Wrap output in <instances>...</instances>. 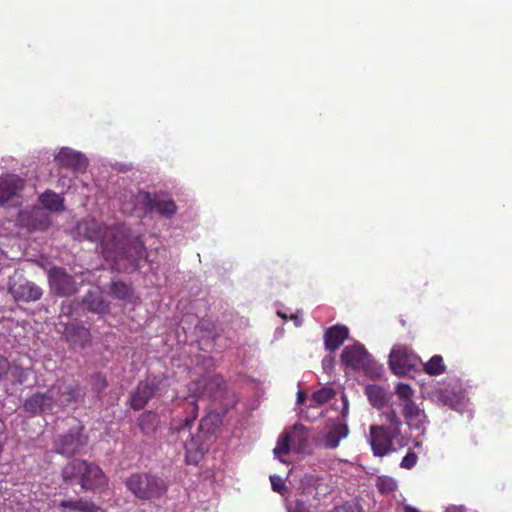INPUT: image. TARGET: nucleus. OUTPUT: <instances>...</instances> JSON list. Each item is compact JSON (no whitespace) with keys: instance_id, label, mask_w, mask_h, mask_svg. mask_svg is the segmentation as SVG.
<instances>
[{"instance_id":"obj_1","label":"nucleus","mask_w":512,"mask_h":512,"mask_svg":"<svg viewBox=\"0 0 512 512\" xmlns=\"http://www.w3.org/2000/svg\"><path fill=\"white\" fill-rule=\"evenodd\" d=\"M76 231L89 241L100 242L104 257L115 261L116 269L128 270L117 262L128 253L129 230L124 224L104 226L94 218H85L78 223Z\"/></svg>"},{"instance_id":"obj_2","label":"nucleus","mask_w":512,"mask_h":512,"mask_svg":"<svg viewBox=\"0 0 512 512\" xmlns=\"http://www.w3.org/2000/svg\"><path fill=\"white\" fill-rule=\"evenodd\" d=\"M314 437L303 424L297 423L282 433L273 452L277 459L286 463L284 456L289 451L298 454H311L315 447Z\"/></svg>"},{"instance_id":"obj_3","label":"nucleus","mask_w":512,"mask_h":512,"mask_svg":"<svg viewBox=\"0 0 512 512\" xmlns=\"http://www.w3.org/2000/svg\"><path fill=\"white\" fill-rule=\"evenodd\" d=\"M342 408L340 418L329 419L322 430L314 437L315 447L324 449H335L341 440L349 434L347 418L349 414V402L344 393L341 395Z\"/></svg>"},{"instance_id":"obj_4","label":"nucleus","mask_w":512,"mask_h":512,"mask_svg":"<svg viewBox=\"0 0 512 512\" xmlns=\"http://www.w3.org/2000/svg\"><path fill=\"white\" fill-rule=\"evenodd\" d=\"M65 481H78L85 490L98 489L106 485L107 480L102 470L86 461L75 460L67 464L62 471Z\"/></svg>"},{"instance_id":"obj_5","label":"nucleus","mask_w":512,"mask_h":512,"mask_svg":"<svg viewBox=\"0 0 512 512\" xmlns=\"http://www.w3.org/2000/svg\"><path fill=\"white\" fill-rule=\"evenodd\" d=\"M395 392L399 399V405L402 407V414L409 428L419 431V433L423 435L428 420L424 409L413 399L414 390L408 384L398 383L395 387Z\"/></svg>"},{"instance_id":"obj_6","label":"nucleus","mask_w":512,"mask_h":512,"mask_svg":"<svg viewBox=\"0 0 512 512\" xmlns=\"http://www.w3.org/2000/svg\"><path fill=\"white\" fill-rule=\"evenodd\" d=\"M126 486L141 500L159 499L166 494L168 488L163 479L146 473L132 474L126 480Z\"/></svg>"},{"instance_id":"obj_7","label":"nucleus","mask_w":512,"mask_h":512,"mask_svg":"<svg viewBox=\"0 0 512 512\" xmlns=\"http://www.w3.org/2000/svg\"><path fill=\"white\" fill-rule=\"evenodd\" d=\"M368 442L375 456L383 457L404 446L401 430L387 429L385 425H372Z\"/></svg>"},{"instance_id":"obj_8","label":"nucleus","mask_w":512,"mask_h":512,"mask_svg":"<svg viewBox=\"0 0 512 512\" xmlns=\"http://www.w3.org/2000/svg\"><path fill=\"white\" fill-rule=\"evenodd\" d=\"M191 417H187L184 423L180 426H175L174 430L180 435L184 441V448L186 451V463L195 465L197 464L206 452V447L200 442L199 438L193 437L190 434V428L197 416V405L192 402Z\"/></svg>"},{"instance_id":"obj_9","label":"nucleus","mask_w":512,"mask_h":512,"mask_svg":"<svg viewBox=\"0 0 512 512\" xmlns=\"http://www.w3.org/2000/svg\"><path fill=\"white\" fill-rule=\"evenodd\" d=\"M341 362L352 369L362 370L370 376L380 374L381 367L376 365L371 355L360 343L346 346L341 354Z\"/></svg>"},{"instance_id":"obj_10","label":"nucleus","mask_w":512,"mask_h":512,"mask_svg":"<svg viewBox=\"0 0 512 512\" xmlns=\"http://www.w3.org/2000/svg\"><path fill=\"white\" fill-rule=\"evenodd\" d=\"M134 199L132 206L124 204L123 209L129 211L135 206L142 204L148 211H155L164 217H171L176 213L177 207L173 200L164 196H155L152 198L149 193L138 191L136 195H132Z\"/></svg>"},{"instance_id":"obj_11","label":"nucleus","mask_w":512,"mask_h":512,"mask_svg":"<svg viewBox=\"0 0 512 512\" xmlns=\"http://www.w3.org/2000/svg\"><path fill=\"white\" fill-rule=\"evenodd\" d=\"M420 363L419 357L405 345H395L389 355V365L396 375H405Z\"/></svg>"},{"instance_id":"obj_12","label":"nucleus","mask_w":512,"mask_h":512,"mask_svg":"<svg viewBox=\"0 0 512 512\" xmlns=\"http://www.w3.org/2000/svg\"><path fill=\"white\" fill-rule=\"evenodd\" d=\"M225 389V381L220 375H202L200 379L193 382L189 391L194 396L199 397H216Z\"/></svg>"},{"instance_id":"obj_13","label":"nucleus","mask_w":512,"mask_h":512,"mask_svg":"<svg viewBox=\"0 0 512 512\" xmlns=\"http://www.w3.org/2000/svg\"><path fill=\"white\" fill-rule=\"evenodd\" d=\"M49 284L58 295L68 296L77 292L76 281L62 268L53 267L48 271Z\"/></svg>"},{"instance_id":"obj_14","label":"nucleus","mask_w":512,"mask_h":512,"mask_svg":"<svg viewBox=\"0 0 512 512\" xmlns=\"http://www.w3.org/2000/svg\"><path fill=\"white\" fill-rule=\"evenodd\" d=\"M57 164L69 168L74 172H84L88 166V159L79 151L68 147H62L55 155Z\"/></svg>"},{"instance_id":"obj_15","label":"nucleus","mask_w":512,"mask_h":512,"mask_svg":"<svg viewBox=\"0 0 512 512\" xmlns=\"http://www.w3.org/2000/svg\"><path fill=\"white\" fill-rule=\"evenodd\" d=\"M18 222L28 230H43L50 224L48 213L42 207H33L19 213Z\"/></svg>"},{"instance_id":"obj_16","label":"nucleus","mask_w":512,"mask_h":512,"mask_svg":"<svg viewBox=\"0 0 512 512\" xmlns=\"http://www.w3.org/2000/svg\"><path fill=\"white\" fill-rule=\"evenodd\" d=\"M9 291L16 300L24 302L37 301L42 296L41 288L26 280L10 284Z\"/></svg>"},{"instance_id":"obj_17","label":"nucleus","mask_w":512,"mask_h":512,"mask_svg":"<svg viewBox=\"0 0 512 512\" xmlns=\"http://www.w3.org/2000/svg\"><path fill=\"white\" fill-rule=\"evenodd\" d=\"M53 406V390H49L48 393H36L28 398L24 403L25 411L31 414L49 412L53 409Z\"/></svg>"},{"instance_id":"obj_18","label":"nucleus","mask_w":512,"mask_h":512,"mask_svg":"<svg viewBox=\"0 0 512 512\" xmlns=\"http://www.w3.org/2000/svg\"><path fill=\"white\" fill-rule=\"evenodd\" d=\"M156 392V379H147L144 382H140L136 390L131 394V406L135 410L142 409L149 399Z\"/></svg>"},{"instance_id":"obj_19","label":"nucleus","mask_w":512,"mask_h":512,"mask_svg":"<svg viewBox=\"0 0 512 512\" xmlns=\"http://www.w3.org/2000/svg\"><path fill=\"white\" fill-rule=\"evenodd\" d=\"M83 445L84 442L81 438L80 431L79 429H76L58 439L57 452L63 455L72 456L77 453Z\"/></svg>"},{"instance_id":"obj_20","label":"nucleus","mask_w":512,"mask_h":512,"mask_svg":"<svg viewBox=\"0 0 512 512\" xmlns=\"http://www.w3.org/2000/svg\"><path fill=\"white\" fill-rule=\"evenodd\" d=\"M434 397L438 403L457 411H461L465 405L464 397L449 387L435 391Z\"/></svg>"},{"instance_id":"obj_21","label":"nucleus","mask_w":512,"mask_h":512,"mask_svg":"<svg viewBox=\"0 0 512 512\" xmlns=\"http://www.w3.org/2000/svg\"><path fill=\"white\" fill-rule=\"evenodd\" d=\"M22 180L15 175L0 177V205L6 203L22 188Z\"/></svg>"},{"instance_id":"obj_22","label":"nucleus","mask_w":512,"mask_h":512,"mask_svg":"<svg viewBox=\"0 0 512 512\" xmlns=\"http://www.w3.org/2000/svg\"><path fill=\"white\" fill-rule=\"evenodd\" d=\"M51 390H53V393L57 390L59 394L57 402H59L60 405L77 401L81 396L80 387L73 383L65 384L64 382L58 381Z\"/></svg>"},{"instance_id":"obj_23","label":"nucleus","mask_w":512,"mask_h":512,"mask_svg":"<svg viewBox=\"0 0 512 512\" xmlns=\"http://www.w3.org/2000/svg\"><path fill=\"white\" fill-rule=\"evenodd\" d=\"M349 330L346 326H333L329 328L324 336L325 347L329 351L337 350L348 337Z\"/></svg>"},{"instance_id":"obj_24","label":"nucleus","mask_w":512,"mask_h":512,"mask_svg":"<svg viewBox=\"0 0 512 512\" xmlns=\"http://www.w3.org/2000/svg\"><path fill=\"white\" fill-rule=\"evenodd\" d=\"M365 394L372 406L376 408L383 407L388 401L387 392L378 385H367Z\"/></svg>"},{"instance_id":"obj_25","label":"nucleus","mask_w":512,"mask_h":512,"mask_svg":"<svg viewBox=\"0 0 512 512\" xmlns=\"http://www.w3.org/2000/svg\"><path fill=\"white\" fill-rule=\"evenodd\" d=\"M60 507L72 512H99L100 510L93 502L84 499L63 500Z\"/></svg>"},{"instance_id":"obj_26","label":"nucleus","mask_w":512,"mask_h":512,"mask_svg":"<svg viewBox=\"0 0 512 512\" xmlns=\"http://www.w3.org/2000/svg\"><path fill=\"white\" fill-rule=\"evenodd\" d=\"M40 203L43 206V209L52 211V212H59L63 210V199L62 197L50 190L45 191L39 198Z\"/></svg>"},{"instance_id":"obj_27","label":"nucleus","mask_w":512,"mask_h":512,"mask_svg":"<svg viewBox=\"0 0 512 512\" xmlns=\"http://www.w3.org/2000/svg\"><path fill=\"white\" fill-rule=\"evenodd\" d=\"M65 335L73 343L83 344L89 339V331L84 327L75 325L67 326Z\"/></svg>"},{"instance_id":"obj_28","label":"nucleus","mask_w":512,"mask_h":512,"mask_svg":"<svg viewBox=\"0 0 512 512\" xmlns=\"http://www.w3.org/2000/svg\"><path fill=\"white\" fill-rule=\"evenodd\" d=\"M335 395V391L329 387L325 386L317 390L313 393L311 397V407H314V405H322L326 402H328L330 399H332Z\"/></svg>"},{"instance_id":"obj_29","label":"nucleus","mask_w":512,"mask_h":512,"mask_svg":"<svg viewBox=\"0 0 512 512\" xmlns=\"http://www.w3.org/2000/svg\"><path fill=\"white\" fill-rule=\"evenodd\" d=\"M444 370L443 358L440 355H434L424 364V371L429 375H440Z\"/></svg>"},{"instance_id":"obj_30","label":"nucleus","mask_w":512,"mask_h":512,"mask_svg":"<svg viewBox=\"0 0 512 512\" xmlns=\"http://www.w3.org/2000/svg\"><path fill=\"white\" fill-rule=\"evenodd\" d=\"M376 486L381 493H391L397 488V482L390 476H379L376 480Z\"/></svg>"},{"instance_id":"obj_31","label":"nucleus","mask_w":512,"mask_h":512,"mask_svg":"<svg viewBox=\"0 0 512 512\" xmlns=\"http://www.w3.org/2000/svg\"><path fill=\"white\" fill-rule=\"evenodd\" d=\"M111 294L121 300L130 299L132 295L131 288L122 282H114L111 285Z\"/></svg>"},{"instance_id":"obj_32","label":"nucleus","mask_w":512,"mask_h":512,"mask_svg":"<svg viewBox=\"0 0 512 512\" xmlns=\"http://www.w3.org/2000/svg\"><path fill=\"white\" fill-rule=\"evenodd\" d=\"M382 416L385 419L386 424L384 425L387 429L401 430L402 422L393 409L384 411Z\"/></svg>"},{"instance_id":"obj_33","label":"nucleus","mask_w":512,"mask_h":512,"mask_svg":"<svg viewBox=\"0 0 512 512\" xmlns=\"http://www.w3.org/2000/svg\"><path fill=\"white\" fill-rule=\"evenodd\" d=\"M91 297L92 295L89 294L85 298V303L87 304L88 309L98 314L105 313L108 309L107 303L100 298L91 300Z\"/></svg>"},{"instance_id":"obj_34","label":"nucleus","mask_w":512,"mask_h":512,"mask_svg":"<svg viewBox=\"0 0 512 512\" xmlns=\"http://www.w3.org/2000/svg\"><path fill=\"white\" fill-rule=\"evenodd\" d=\"M417 463V455L413 452H408L402 459L400 466L404 469H411Z\"/></svg>"},{"instance_id":"obj_35","label":"nucleus","mask_w":512,"mask_h":512,"mask_svg":"<svg viewBox=\"0 0 512 512\" xmlns=\"http://www.w3.org/2000/svg\"><path fill=\"white\" fill-rule=\"evenodd\" d=\"M216 366V363L214 361V359H212L211 357H206V356H203L201 358V360L198 361L197 363V368L199 370V373L201 372V370H205V371H209L211 369H214Z\"/></svg>"},{"instance_id":"obj_36","label":"nucleus","mask_w":512,"mask_h":512,"mask_svg":"<svg viewBox=\"0 0 512 512\" xmlns=\"http://www.w3.org/2000/svg\"><path fill=\"white\" fill-rule=\"evenodd\" d=\"M270 481L272 489L276 492L282 493V490L285 488L282 478L277 475H271Z\"/></svg>"},{"instance_id":"obj_37","label":"nucleus","mask_w":512,"mask_h":512,"mask_svg":"<svg viewBox=\"0 0 512 512\" xmlns=\"http://www.w3.org/2000/svg\"><path fill=\"white\" fill-rule=\"evenodd\" d=\"M331 512H360L359 508L353 504H344L334 508Z\"/></svg>"},{"instance_id":"obj_38","label":"nucleus","mask_w":512,"mask_h":512,"mask_svg":"<svg viewBox=\"0 0 512 512\" xmlns=\"http://www.w3.org/2000/svg\"><path fill=\"white\" fill-rule=\"evenodd\" d=\"M318 481L319 478L311 474L305 475L301 480L302 484L305 486H314L318 483Z\"/></svg>"},{"instance_id":"obj_39","label":"nucleus","mask_w":512,"mask_h":512,"mask_svg":"<svg viewBox=\"0 0 512 512\" xmlns=\"http://www.w3.org/2000/svg\"><path fill=\"white\" fill-rule=\"evenodd\" d=\"M289 512H309L307 507L302 501H297L293 510L289 509Z\"/></svg>"},{"instance_id":"obj_40","label":"nucleus","mask_w":512,"mask_h":512,"mask_svg":"<svg viewBox=\"0 0 512 512\" xmlns=\"http://www.w3.org/2000/svg\"><path fill=\"white\" fill-rule=\"evenodd\" d=\"M133 249L139 256H141L144 251V245L141 241L137 240L133 243Z\"/></svg>"},{"instance_id":"obj_41","label":"nucleus","mask_w":512,"mask_h":512,"mask_svg":"<svg viewBox=\"0 0 512 512\" xmlns=\"http://www.w3.org/2000/svg\"><path fill=\"white\" fill-rule=\"evenodd\" d=\"M95 380H96V385L98 386L99 389H103L106 387V381L104 378L101 377V375H96L95 376Z\"/></svg>"},{"instance_id":"obj_42","label":"nucleus","mask_w":512,"mask_h":512,"mask_svg":"<svg viewBox=\"0 0 512 512\" xmlns=\"http://www.w3.org/2000/svg\"><path fill=\"white\" fill-rule=\"evenodd\" d=\"M290 319L294 322L296 327H300L302 325V318L298 314H292Z\"/></svg>"},{"instance_id":"obj_43","label":"nucleus","mask_w":512,"mask_h":512,"mask_svg":"<svg viewBox=\"0 0 512 512\" xmlns=\"http://www.w3.org/2000/svg\"><path fill=\"white\" fill-rule=\"evenodd\" d=\"M446 512H464V508L462 506H452L449 507Z\"/></svg>"},{"instance_id":"obj_44","label":"nucleus","mask_w":512,"mask_h":512,"mask_svg":"<svg viewBox=\"0 0 512 512\" xmlns=\"http://www.w3.org/2000/svg\"><path fill=\"white\" fill-rule=\"evenodd\" d=\"M305 399V393L303 391H299L297 393V402L302 403Z\"/></svg>"},{"instance_id":"obj_45","label":"nucleus","mask_w":512,"mask_h":512,"mask_svg":"<svg viewBox=\"0 0 512 512\" xmlns=\"http://www.w3.org/2000/svg\"><path fill=\"white\" fill-rule=\"evenodd\" d=\"M403 509H404V512H420L416 508H414L410 505H404Z\"/></svg>"},{"instance_id":"obj_46","label":"nucleus","mask_w":512,"mask_h":512,"mask_svg":"<svg viewBox=\"0 0 512 512\" xmlns=\"http://www.w3.org/2000/svg\"><path fill=\"white\" fill-rule=\"evenodd\" d=\"M322 364H323L324 369H327L328 367L331 366L332 360L325 358V359H323Z\"/></svg>"},{"instance_id":"obj_47","label":"nucleus","mask_w":512,"mask_h":512,"mask_svg":"<svg viewBox=\"0 0 512 512\" xmlns=\"http://www.w3.org/2000/svg\"><path fill=\"white\" fill-rule=\"evenodd\" d=\"M208 421H209L208 418L202 419L201 422H200V428L204 429L208 425Z\"/></svg>"},{"instance_id":"obj_48","label":"nucleus","mask_w":512,"mask_h":512,"mask_svg":"<svg viewBox=\"0 0 512 512\" xmlns=\"http://www.w3.org/2000/svg\"><path fill=\"white\" fill-rule=\"evenodd\" d=\"M277 314L279 317H281L285 321L288 319V316L285 313H282L281 311H278Z\"/></svg>"},{"instance_id":"obj_49","label":"nucleus","mask_w":512,"mask_h":512,"mask_svg":"<svg viewBox=\"0 0 512 512\" xmlns=\"http://www.w3.org/2000/svg\"><path fill=\"white\" fill-rule=\"evenodd\" d=\"M306 419L310 420V421H313L317 418V416H313V417H310V416H305Z\"/></svg>"}]
</instances>
